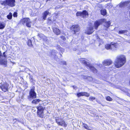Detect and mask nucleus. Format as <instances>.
<instances>
[{"mask_svg": "<svg viewBox=\"0 0 130 130\" xmlns=\"http://www.w3.org/2000/svg\"><path fill=\"white\" fill-rule=\"evenodd\" d=\"M56 122L59 125L65 127L67 126V124L64 121L60 118H56Z\"/></svg>", "mask_w": 130, "mask_h": 130, "instance_id": "5", "label": "nucleus"}, {"mask_svg": "<svg viewBox=\"0 0 130 130\" xmlns=\"http://www.w3.org/2000/svg\"><path fill=\"white\" fill-rule=\"evenodd\" d=\"M50 14V13L48 11H45L43 13V19L44 20H45L47 15Z\"/></svg>", "mask_w": 130, "mask_h": 130, "instance_id": "17", "label": "nucleus"}, {"mask_svg": "<svg viewBox=\"0 0 130 130\" xmlns=\"http://www.w3.org/2000/svg\"><path fill=\"white\" fill-rule=\"evenodd\" d=\"M34 88H32L30 92V95L31 97L35 98L36 97V94L34 91Z\"/></svg>", "mask_w": 130, "mask_h": 130, "instance_id": "11", "label": "nucleus"}, {"mask_svg": "<svg viewBox=\"0 0 130 130\" xmlns=\"http://www.w3.org/2000/svg\"><path fill=\"white\" fill-rule=\"evenodd\" d=\"M86 59H85L82 58L80 60V62L86 65L87 67V68L90 69L94 73H96L97 72L96 70L93 66H92L89 64H88L87 62L85 60Z\"/></svg>", "mask_w": 130, "mask_h": 130, "instance_id": "2", "label": "nucleus"}, {"mask_svg": "<svg viewBox=\"0 0 130 130\" xmlns=\"http://www.w3.org/2000/svg\"><path fill=\"white\" fill-rule=\"evenodd\" d=\"M76 15L77 16H81L83 18L86 17L88 16V13L86 10H84L82 12H78L76 13Z\"/></svg>", "mask_w": 130, "mask_h": 130, "instance_id": "6", "label": "nucleus"}, {"mask_svg": "<svg viewBox=\"0 0 130 130\" xmlns=\"http://www.w3.org/2000/svg\"><path fill=\"white\" fill-rule=\"evenodd\" d=\"M27 44L29 46H31L32 45V43L31 40H28Z\"/></svg>", "mask_w": 130, "mask_h": 130, "instance_id": "30", "label": "nucleus"}, {"mask_svg": "<svg viewBox=\"0 0 130 130\" xmlns=\"http://www.w3.org/2000/svg\"><path fill=\"white\" fill-rule=\"evenodd\" d=\"M12 14L10 12L9 13V14L7 16V18L9 20L11 19H12Z\"/></svg>", "mask_w": 130, "mask_h": 130, "instance_id": "25", "label": "nucleus"}, {"mask_svg": "<svg viewBox=\"0 0 130 130\" xmlns=\"http://www.w3.org/2000/svg\"><path fill=\"white\" fill-rule=\"evenodd\" d=\"M9 86V85L8 84L6 83H5L1 85V86H0V88L3 91L6 92L8 91V87Z\"/></svg>", "mask_w": 130, "mask_h": 130, "instance_id": "9", "label": "nucleus"}, {"mask_svg": "<svg viewBox=\"0 0 130 130\" xmlns=\"http://www.w3.org/2000/svg\"><path fill=\"white\" fill-rule=\"evenodd\" d=\"M13 16L14 17H16L17 16V13L16 12H14L13 14Z\"/></svg>", "mask_w": 130, "mask_h": 130, "instance_id": "36", "label": "nucleus"}, {"mask_svg": "<svg viewBox=\"0 0 130 130\" xmlns=\"http://www.w3.org/2000/svg\"><path fill=\"white\" fill-rule=\"evenodd\" d=\"M83 96H85L87 97H89L90 95L89 94V93H87L86 92H83Z\"/></svg>", "mask_w": 130, "mask_h": 130, "instance_id": "29", "label": "nucleus"}, {"mask_svg": "<svg viewBox=\"0 0 130 130\" xmlns=\"http://www.w3.org/2000/svg\"><path fill=\"white\" fill-rule=\"evenodd\" d=\"M83 52L81 48L80 47H78L77 50V52L78 54H79Z\"/></svg>", "mask_w": 130, "mask_h": 130, "instance_id": "24", "label": "nucleus"}, {"mask_svg": "<svg viewBox=\"0 0 130 130\" xmlns=\"http://www.w3.org/2000/svg\"><path fill=\"white\" fill-rule=\"evenodd\" d=\"M83 127L85 129H87L88 130H90V129L89 128L87 125L85 123H83Z\"/></svg>", "mask_w": 130, "mask_h": 130, "instance_id": "26", "label": "nucleus"}, {"mask_svg": "<svg viewBox=\"0 0 130 130\" xmlns=\"http://www.w3.org/2000/svg\"><path fill=\"white\" fill-rule=\"evenodd\" d=\"M38 36L41 38L43 39L45 42L48 41L47 38L42 34H39L38 35Z\"/></svg>", "mask_w": 130, "mask_h": 130, "instance_id": "13", "label": "nucleus"}, {"mask_svg": "<svg viewBox=\"0 0 130 130\" xmlns=\"http://www.w3.org/2000/svg\"><path fill=\"white\" fill-rule=\"evenodd\" d=\"M56 53V51L55 50H53L52 51V52L51 53V55H52L54 56L55 55Z\"/></svg>", "mask_w": 130, "mask_h": 130, "instance_id": "31", "label": "nucleus"}, {"mask_svg": "<svg viewBox=\"0 0 130 130\" xmlns=\"http://www.w3.org/2000/svg\"><path fill=\"white\" fill-rule=\"evenodd\" d=\"M63 40H66V38L64 37V36H62L60 37Z\"/></svg>", "mask_w": 130, "mask_h": 130, "instance_id": "37", "label": "nucleus"}, {"mask_svg": "<svg viewBox=\"0 0 130 130\" xmlns=\"http://www.w3.org/2000/svg\"><path fill=\"white\" fill-rule=\"evenodd\" d=\"M106 21L105 19H101L98 21H96L94 23V25L95 29H97L98 27L102 23Z\"/></svg>", "mask_w": 130, "mask_h": 130, "instance_id": "7", "label": "nucleus"}, {"mask_svg": "<svg viewBox=\"0 0 130 130\" xmlns=\"http://www.w3.org/2000/svg\"><path fill=\"white\" fill-rule=\"evenodd\" d=\"M23 101V99H22V100H21L20 101Z\"/></svg>", "mask_w": 130, "mask_h": 130, "instance_id": "42", "label": "nucleus"}, {"mask_svg": "<svg viewBox=\"0 0 130 130\" xmlns=\"http://www.w3.org/2000/svg\"><path fill=\"white\" fill-rule=\"evenodd\" d=\"M87 79L90 81H92L93 80L92 77L90 76L87 77Z\"/></svg>", "mask_w": 130, "mask_h": 130, "instance_id": "35", "label": "nucleus"}, {"mask_svg": "<svg viewBox=\"0 0 130 130\" xmlns=\"http://www.w3.org/2000/svg\"><path fill=\"white\" fill-rule=\"evenodd\" d=\"M60 56H62V55H61V54H60Z\"/></svg>", "mask_w": 130, "mask_h": 130, "instance_id": "47", "label": "nucleus"}, {"mask_svg": "<svg viewBox=\"0 0 130 130\" xmlns=\"http://www.w3.org/2000/svg\"><path fill=\"white\" fill-rule=\"evenodd\" d=\"M63 63L64 64L66 65V62L65 61H64L63 62Z\"/></svg>", "mask_w": 130, "mask_h": 130, "instance_id": "40", "label": "nucleus"}, {"mask_svg": "<svg viewBox=\"0 0 130 130\" xmlns=\"http://www.w3.org/2000/svg\"><path fill=\"white\" fill-rule=\"evenodd\" d=\"M37 115L39 117H43V111H39L37 112Z\"/></svg>", "mask_w": 130, "mask_h": 130, "instance_id": "20", "label": "nucleus"}, {"mask_svg": "<svg viewBox=\"0 0 130 130\" xmlns=\"http://www.w3.org/2000/svg\"><path fill=\"white\" fill-rule=\"evenodd\" d=\"M60 51H61V52H64V49L63 48H59Z\"/></svg>", "mask_w": 130, "mask_h": 130, "instance_id": "39", "label": "nucleus"}, {"mask_svg": "<svg viewBox=\"0 0 130 130\" xmlns=\"http://www.w3.org/2000/svg\"><path fill=\"white\" fill-rule=\"evenodd\" d=\"M77 95L78 97H79L81 96H83V92H81L77 93Z\"/></svg>", "mask_w": 130, "mask_h": 130, "instance_id": "33", "label": "nucleus"}, {"mask_svg": "<svg viewBox=\"0 0 130 130\" xmlns=\"http://www.w3.org/2000/svg\"><path fill=\"white\" fill-rule=\"evenodd\" d=\"M128 96H130V94H129L128 95Z\"/></svg>", "mask_w": 130, "mask_h": 130, "instance_id": "44", "label": "nucleus"}, {"mask_svg": "<svg viewBox=\"0 0 130 130\" xmlns=\"http://www.w3.org/2000/svg\"><path fill=\"white\" fill-rule=\"evenodd\" d=\"M106 99L107 100L109 101H111L112 100V99L109 96H108L106 97Z\"/></svg>", "mask_w": 130, "mask_h": 130, "instance_id": "32", "label": "nucleus"}, {"mask_svg": "<svg viewBox=\"0 0 130 130\" xmlns=\"http://www.w3.org/2000/svg\"><path fill=\"white\" fill-rule=\"evenodd\" d=\"M119 47V44L113 42L111 43V50L113 51L116 50Z\"/></svg>", "mask_w": 130, "mask_h": 130, "instance_id": "10", "label": "nucleus"}, {"mask_svg": "<svg viewBox=\"0 0 130 130\" xmlns=\"http://www.w3.org/2000/svg\"><path fill=\"white\" fill-rule=\"evenodd\" d=\"M41 101L39 99H36L34 100L32 102V103L35 104H37Z\"/></svg>", "mask_w": 130, "mask_h": 130, "instance_id": "23", "label": "nucleus"}, {"mask_svg": "<svg viewBox=\"0 0 130 130\" xmlns=\"http://www.w3.org/2000/svg\"><path fill=\"white\" fill-rule=\"evenodd\" d=\"M28 18H24L21 20V21L23 25L26 24V26L28 27H30L31 26V22Z\"/></svg>", "mask_w": 130, "mask_h": 130, "instance_id": "4", "label": "nucleus"}, {"mask_svg": "<svg viewBox=\"0 0 130 130\" xmlns=\"http://www.w3.org/2000/svg\"><path fill=\"white\" fill-rule=\"evenodd\" d=\"M118 130H120L118 129Z\"/></svg>", "mask_w": 130, "mask_h": 130, "instance_id": "48", "label": "nucleus"}, {"mask_svg": "<svg viewBox=\"0 0 130 130\" xmlns=\"http://www.w3.org/2000/svg\"><path fill=\"white\" fill-rule=\"evenodd\" d=\"M6 26V24L3 22H0V29H4Z\"/></svg>", "mask_w": 130, "mask_h": 130, "instance_id": "18", "label": "nucleus"}, {"mask_svg": "<svg viewBox=\"0 0 130 130\" xmlns=\"http://www.w3.org/2000/svg\"><path fill=\"white\" fill-rule=\"evenodd\" d=\"M15 0H6V1H4L2 2L1 4L3 5H8L12 7L15 5Z\"/></svg>", "mask_w": 130, "mask_h": 130, "instance_id": "3", "label": "nucleus"}, {"mask_svg": "<svg viewBox=\"0 0 130 130\" xmlns=\"http://www.w3.org/2000/svg\"><path fill=\"white\" fill-rule=\"evenodd\" d=\"M107 7L108 8H111L112 7V5H110V6H109V5H108Z\"/></svg>", "mask_w": 130, "mask_h": 130, "instance_id": "38", "label": "nucleus"}, {"mask_svg": "<svg viewBox=\"0 0 130 130\" xmlns=\"http://www.w3.org/2000/svg\"><path fill=\"white\" fill-rule=\"evenodd\" d=\"M5 53L4 52V55L5 57V58L6 57V56L4 55Z\"/></svg>", "mask_w": 130, "mask_h": 130, "instance_id": "41", "label": "nucleus"}, {"mask_svg": "<svg viewBox=\"0 0 130 130\" xmlns=\"http://www.w3.org/2000/svg\"><path fill=\"white\" fill-rule=\"evenodd\" d=\"M101 14L103 15H105L106 14V11L105 9H102L101 11Z\"/></svg>", "mask_w": 130, "mask_h": 130, "instance_id": "21", "label": "nucleus"}, {"mask_svg": "<svg viewBox=\"0 0 130 130\" xmlns=\"http://www.w3.org/2000/svg\"><path fill=\"white\" fill-rule=\"evenodd\" d=\"M53 29L54 33L57 35H59L60 33V31L57 28H54Z\"/></svg>", "mask_w": 130, "mask_h": 130, "instance_id": "15", "label": "nucleus"}, {"mask_svg": "<svg viewBox=\"0 0 130 130\" xmlns=\"http://www.w3.org/2000/svg\"><path fill=\"white\" fill-rule=\"evenodd\" d=\"M48 21H51V20H50V19H49L48 20Z\"/></svg>", "mask_w": 130, "mask_h": 130, "instance_id": "43", "label": "nucleus"}, {"mask_svg": "<svg viewBox=\"0 0 130 130\" xmlns=\"http://www.w3.org/2000/svg\"><path fill=\"white\" fill-rule=\"evenodd\" d=\"M61 130H63V128H62V129H61Z\"/></svg>", "mask_w": 130, "mask_h": 130, "instance_id": "46", "label": "nucleus"}, {"mask_svg": "<svg viewBox=\"0 0 130 130\" xmlns=\"http://www.w3.org/2000/svg\"><path fill=\"white\" fill-rule=\"evenodd\" d=\"M37 108L38 110V111H43L44 109V108L41 106L37 107Z\"/></svg>", "mask_w": 130, "mask_h": 130, "instance_id": "27", "label": "nucleus"}, {"mask_svg": "<svg viewBox=\"0 0 130 130\" xmlns=\"http://www.w3.org/2000/svg\"><path fill=\"white\" fill-rule=\"evenodd\" d=\"M126 61L125 56L123 55L118 56L115 62V64L117 68H119L123 66Z\"/></svg>", "mask_w": 130, "mask_h": 130, "instance_id": "1", "label": "nucleus"}, {"mask_svg": "<svg viewBox=\"0 0 130 130\" xmlns=\"http://www.w3.org/2000/svg\"><path fill=\"white\" fill-rule=\"evenodd\" d=\"M70 29L71 30L73 31V34H75L76 32L79 31L80 27L77 25H74L71 27Z\"/></svg>", "mask_w": 130, "mask_h": 130, "instance_id": "8", "label": "nucleus"}, {"mask_svg": "<svg viewBox=\"0 0 130 130\" xmlns=\"http://www.w3.org/2000/svg\"><path fill=\"white\" fill-rule=\"evenodd\" d=\"M74 51H76V50H75V49H74Z\"/></svg>", "mask_w": 130, "mask_h": 130, "instance_id": "45", "label": "nucleus"}, {"mask_svg": "<svg viewBox=\"0 0 130 130\" xmlns=\"http://www.w3.org/2000/svg\"><path fill=\"white\" fill-rule=\"evenodd\" d=\"M93 31V28L92 27H90L87 28L86 30V33L88 34H91Z\"/></svg>", "mask_w": 130, "mask_h": 130, "instance_id": "12", "label": "nucleus"}, {"mask_svg": "<svg viewBox=\"0 0 130 130\" xmlns=\"http://www.w3.org/2000/svg\"><path fill=\"white\" fill-rule=\"evenodd\" d=\"M112 63L111 61L110 60H104L103 62L104 65L107 66L110 64Z\"/></svg>", "mask_w": 130, "mask_h": 130, "instance_id": "16", "label": "nucleus"}, {"mask_svg": "<svg viewBox=\"0 0 130 130\" xmlns=\"http://www.w3.org/2000/svg\"><path fill=\"white\" fill-rule=\"evenodd\" d=\"M95 98L93 96H90L89 98V100L92 101L95 99Z\"/></svg>", "mask_w": 130, "mask_h": 130, "instance_id": "34", "label": "nucleus"}, {"mask_svg": "<svg viewBox=\"0 0 130 130\" xmlns=\"http://www.w3.org/2000/svg\"><path fill=\"white\" fill-rule=\"evenodd\" d=\"M111 43L110 44H107L105 45V48L107 50H111Z\"/></svg>", "mask_w": 130, "mask_h": 130, "instance_id": "22", "label": "nucleus"}, {"mask_svg": "<svg viewBox=\"0 0 130 130\" xmlns=\"http://www.w3.org/2000/svg\"><path fill=\"white\" fill-rule=\"evenodd\" d=\"M129 2L128 1L121 2L119 5L120 7H125L127 6Z\"/></svg>", "mask_w": 130, "mask_h": 130, "instance_id": "14", "label": "nucleus"}, {"mask_svg": "<svg viewBox=\"0 0 130 130\" xmlns=\"http://www.w3.org/2000/svg\"><path fill=\"white\" fill-rule=\"evenodd\" d=\"M104 22H105V26L107 28L109 27L111 24V23L110 21H107L106 20V21Z\"/></svg>", "mask_w": 130, "mask_h": 130, "instance_id": "19", "label": "nucleus"}, {"mask_svg": "<svg viewBox=\"0 0 130 130\" xmlns=\"http://www.w3.org/2000/svg\"><path fill=\"white\" fill-rule=\"evenodd\" d=\"M127 32L126 30H121L119 31V34H123L125 33H126Z\"/></svg>", "mask_w": 130, "mask_h": 130, "instance_id": "28", "label": "nucleus"}]
</instances>
